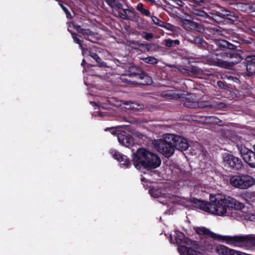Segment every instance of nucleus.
Returning a JSON list of instances; mask_svg holds the SVG:
<instances>
[{"instance_id":"nucleus-1","label":"nucleus","mask_w":255,"mask_h":255,"mask_svg":"<svg viewBox=\"0 0 255 255\" xmlns=\"http://www.w3.org/2000/svg\"><path fill=\"white\" fill-rule=\"evenodd\" d=\"M221 33L220 27L214 25L207 27L205 29V38L212 40L208 44V48L212 53L217 56L223 59H229L231 61L228 62L218 59L212 61L211 64L226 68L228 66L232 67L240 63L243 60V57L237 50V46L227 40L216 39Z\"/></svg>"},{"instance_id":"nucleus-2","label":"nucleus","mask_w":255,"mask_h":255,"mask_svg":"<svg viewBox=\"0 0 255 255\" xmlns=\"http://www.w3.org/2000/svg\"><path fill=\"white\" fill-rule=\"evenodd\" d=\"M132 161L134 167L139 170L155 169L161 163V159L156 153L143 147L138 148L132 154Z\"/></svg>"},{"instance_id":"nucleus-3","label":"nucleus","mask_w":255,"mask_h":255,"mask_svg":"<svg viewBox=\"0 0 255 255\" xmlns=\"http://www.w3.org/2000/svg\"><path fill=\"white\" fill-rule=\"evenodd\" d=\"M210 200L211 202L210 208L212 209V214L218 216L228 215V210H230L231 209L241 210L244 207L243 204L225 195H210Z\"/></svg>"},{"instance_id":"nucleus-4","label":"nucleus","mask_w":255,"mask_h":255,"mask_svg":"<svg viewBox=\"0 0 255 255\" xmlns=\"http://www.w3.org/2000/svg\"><path fill=\"white\" fill-rule=\"evenodd\" d=\"M152 143L154 148L166 157H171L174 153L173 143L168 133L164 134L162 138L154 140Z\"/></svg>"},{"instance_id":"nucleus-5","label":"nucleus","mask_w":255,"mask_h":255,"mask_svg":"<svg viewBox=\"0 0 255 255\" xmlns=\"http://www.w3.org/2000/svg\"><path fill=\"white\" fill-rule=\"evenodd\" d=\"M170 237L173 243L176 244L179 246L178 249L182 252L184 255H202L199 252L183 245L186 243L187 240H188V238H185L183 233L176 231L173 235H170Z\"/></svg>"},{"instance_id":"nucleus-6","label":"nucleus","mask_w":255,"mask_h":255,"mask_svg":"<svg viewBox=\"0 0 255 255\" xmlns=\"http://www.w3.org/2000/svg\"><path fill=\"white\" fill-rule=\"evenodd\" d=\"M230 183L235 188L246 189L255 184V179L248 174H239L231 177Z\"/></svg>"},{"instance_id":"nucleus-7","label":"nucleus","mask_w":255,"mask_h":255,"mask_svg":"<svg viewBox=\"0 0 255 255\" xmlns=\"http://www.w3.org/2000/svg\"><path fill=\"white\" fill-rule=\"evenodd\" d=\"M238 16L233 11L230 10H223L222 12H216L215 15V21L221 25L234 24L238 19Z\"/></svg>"},{"instance_id":"nucleus-8","label":"nucleus","mask_w":255,"mask_h":255,"mask_svg":"<svg viewBox=\"0 0 255 255\" xmlns=\"http://www.w3.org/2000/svg\"><path fill=\"white\" fill-rule=\"evenodd\" d=\"M191 94L187 93L185 94L184 93H176L174 90H166L162 92L161 95L163 97L166 98L168 99H175V100H180L181 101L185 100L183 105L186 107L188 108H195L196 106V104L193 102L188 100L189 98H186V96H190Z\"/></svg>"},{"instance_id":"nucleus-9","label":"nucleus","mask_w":255,"mask_h":255,"mask_svg":"<svg viewBox=\"0 0 255 255\" xmlns=\"http://www.w3.org/2000/svg\"><path fill=\"white\" fill-rule=\"evenodd\" d=\"M196 233L200 236H205L207 238H210L216 240L225 242L228 245H231L232 236H221L211 231L209 229L204 227H196L194 228Z\"/></svg>"},{"instance_id":"nucleus-10","label":"nucleus","mask_w":255,"mask_h":255,"mask_svg":"<svg viewBox=\"0 0 255 255\" xmlns=\"http://www.w3.org/2000/svg\"><path fill=\"white\" fill-rule=\"evenodd\" d=\"M224 166L230 170H239L243 167V162L241 158L235 155L225 153L223 155Z\"/></svg>"},{"instance_id":"nucleus-11","label":"nucleus","mask_w":255,"mask_h":255,"mask_svg":"<svg viewBox=\"0 0 255 255\" xmlns=\"http://www.w3.org/2000/svg\"><path fill=\"white\" fill-rule=\"evenodd\" d=\"M237 146L244 161L250 167L255 168V152L242 144H238Z\"/></svg>"},{"instance_id":"nucleus-12","label":"nucleus","mask_w":255,"mask_h":255,"mask_svg":"<svg viewBox=\"0 0 255 255\" xmlns=\"http://www.w3.org/2000/svg\"><path fill=\"white\" fill-rule=\"evenodd\" d=\"M231 241L230 245L233 246L241 247L251 245L255 247V236L254 235L232 236Z\"/></svg>"},{"instance_id":"nucleus-13","label":"nucleus","mask_w":255,"mask_h":255,"mask_svg":"<svg viewBox=\"0 0 255 255\" xmlns=\"http://www.w3.org/2000/svg\"><path fill=\"white\" fill-rule=\"evenodd\" d=\"M213 239L210 238H207L205 240L201 242L200 245L196 246L195 250L201 253H215L216 248L218 245Z\"/></svg>"},{"instance_id":"nucleus-14","label":"nucleus","mask_w":255,"mask_h":255,"mask_svg":"<svg viewBox=\"0 0 255 255\" xmlns=\"http://www.w3.org/2000/svg\"><path fill=\"white\" fill-rule=\"evenodd\" d=\"M170 140L172 142V146L175 150L177 149L180 151H185L189 147V143L187 139L183 136L168 133Z\"/></svg>"},{"instance_id":"nucleus-15","label":"nucleus","mask_w":255,"mask_h":255,"mask_svg":"<svg viewBox=\"0 0 255 255\" xmlns=\"http://www.w3.org/2000/svg\"><path fill=\"white\" fill-rule=\"evenodd\" d=\"M122 10L123 12L118 11V13L120 17L123 19L135 21L139 18L138 13L132 7L130 8H123Z\"/></svg>"},{"instance_id":"nucleus-16","label":"nucleus","mask_w":255,"mask_h":255,"mask_svg":"<svg viewBox=\"0 0 255 255\" xmlns=\"http://www.w3.org/2000/svg\"><path fill=\"white\" fill-rule=\"evenodd\" d=\"M118 141L123 146L129 147L133 144L134 138L128 131H121L118 134Z\"/></svg>"},{"instance_id":"nucleus-17","label":"nucleus","mask_w":255,"mask_h":255,"mask_svg":"<svg viewBox=\"0 0 255 255\" xmlns=\"http://www.w3.org/2000/svg\"><path fill=\"white\" fill-rule=\"evenodd\" d=\"M244 63L246 67L247 75L249 77L254 75L255 74V55L247 56L245 59Z\"/></svg>"},{"instance_id":"nucleus-18","label":"nucleus","mask_w":255,"mask_h":255,"mask_svg":"<svg viewBox=\"0 0 255 255\" xmlns=\"http://www.w3.org/2000/svg\"><path fill=\"white\" fill-rule=\"evenodd\" d=\"M181 25L187 31L195 30L200 32L202 28L201 24L187 19H182Z\"/></svg>"},{"instance_id":"nucleus-19","label":"nucleus","mask_w":255,"mask_h":255,"mask_svg":"<svg viewBox=\"0 0 255 255\" xmlns=\"http://www.w3.org/2000/svg\"><path fill=\"white\" fill-rule=\"evenodd\" d=\"M192 203L195 205V206L204 211L206 212L210 213L212 214V209L210 208L211 206V202H208L200 199H198L195 198H193L191 199Z\"/></svg>"},{"instance_id":"nucleus-20","label":"nucleus","mask_w":255,"mask_h":255,"mask_svg":"<svg viewBox=\"0 0 255 255\" xmlns=\"http://www.w3.org/2000/svg\"><path fill=\"white\" fill-rule=\"evenodd\" d=\"M219 255H241V252L236 251L234 250L231 249L228 247L222 245H218L216 248V253Z\"/></svg>"},{"instance_id":"nucleus-21","label":"nucleus","mask_w":255,"mask_h":255,"mask_svg":"<svg viewBox=\"0 0 255 255\" xmlns=\"http://www.w3.org/2000/svg\"><path fill=\"white\" fill-rule=\"evenodd\" d=\"M114 159L119 162H123L122 164L125 166L127 168L129 167L131 165V161L127 156L123 154L119 151H115L113 154Z\"/></svg>"},{"instance_id":"nucleus-22","label":"nucleus","mask_w":255,"mask_h":255,"mask_svg":"<svg viewBox=\"0 0 255 255\" xmlns=\"http://www.w3.org/2000/svg\"><path fill=\"white\" fill-rule=\"evenodd\" d=\"M186 39L188 41L198 47L208 46L207 43L203 38L197 35H189L186 37Z\"/></svg>"},{"instance_id":"nucleus-23","label":"nucleus","mask_w":255,"mask_h":255,"mask_svg":"<svg viewBox=\"0 0 255 255\" xmlns=\"http://www.w3.org/2000/svg\"><path fill=\"white\" fill-rule=\"evenodd\" d=\"M83 54H87L89 56L92 58L96 62L97 65L100 67H107V63L103 61L102 59L93 51L89 50L88 48H85V52Z\"/></svg>"},{"instance_id":"nucleus-24","label":"nucleus","mask_w":255,"mask_h":255,"mask_svg":"<svg viewBox=\"0 0 255 255\" xmlns=\"http://www.w3.org/2000/svg\"><path fill=\"white\" fill-rule=\"evenodd\" d=\"M144 71L139 66L132 65L129 67L128 74L129 77L138 79Z\"/></svg>"},{"instance_id":"nucleus-25","label":"nucleus","mask_w":255,"mask_h":255,"mask_svg":"<svg viewBox=\"0 0 255 255\" xmlns=\"http://www.w3.org/2000/svg\"><path fill=\"white\" fill-rule=\"evenodd\" d=\"M74 28L79 33L82 34L86 39V37L87 36H93L94 33L89 29L82 28L80 25L77 24H73Z\"/></svg>"},{"instance_id":"nucleus-26","label":"nucleus","mask_w":255,"mask_h":255,"mask_svg":"<svg viewBox=\"0 0 255 255\" xmlns=\"http://www.w3.org/2000/svg\"><path fill=\"white\" fill-rule=\"evenodd\" d=\"M138 79L141 80L139 84L142 85H149L153 82L152 78L144 71L140 75Z\"/></svg>"},{"instance_id":"nucleus-27","label":"nucleus","mask_w":255,"mask_h":255,"mask_svg":"<svg viewBox=\"0 0 255 255\" xmlns=\"http://www.w3.org/2000/svg\"><path fill=\"white\" fill-rule=\"evenodd\" d=\"M186 70L189 74H191L194 76H198L201 75L203 73V71L201 69L195 66H189Z\"/></svg>"},{"instance_id":"nucleus-28","label":"nucleus","mask_w":255,"mask_h":255,"mask_svg":"<svg viewBox=\"0 0 255 255\" xmlns=\"http://www.w3.org/2000/svg\"><path fill=\"white\" fill-rule=\"evenodd\" d=\"M136 10L139 11L141 15L147 17H151L150 12L148 9L144 8L143 3L139 2L136 7Z\"/></svg>"},{"instance_id":"nucleus-29","label":"nucleus","mask_w":255,"mask_h":255,"mask_svg":"<svg viewBox=\"0 0 255 255\" xmlns=\"http://www.w3.org/2000/svg\"><path fill=\"white\" fill-rule=\"evenodd\" d=\"M238 7L240 10L245 12H250L255 11V9L254 8L253 5H251L247 3H239L238 5Z\"/></svg>"},{"instance_id":"nucleus-30","label":"nucleus","mask_w":255,"mask_h":255,"mask_svg":"<svg viewBox=\"0 0 255 255\" xmlns=\"http://www.w3.org/2000/svg\"><path fill=\"white\" fill-rule=\"evenodd\" d=\"M71 33L74 42L79 45L80 48L81 49L82 52H85V48L84 47L82 43V40L79 39V37H81V36L73 32H71Z\"/></svg>"},{"instance_id":"nucleus-31","label":"nucleus","mask_w":255,"mask_h":255,"mask_svg":"<svg viewBox=\"0 0 255 255\" xmlns=\"http://www.w3.org/2000/svg\"><path fill=\"white\" fill-rule=\"evenodd\" d=\"M164 44L166 47L172 48L179 45L180 41L178 39L172 40L171 39H167L164 40Z\"/></svg>"},{"instance_id":"nucleus-32","label":"nucleus","mask_w":255,"mask_h":255,"mask_svg":"<svg viewBox=\"0 0 255 255\" xmlns=\"http://www.w3.org/2000/svg\"><path fill=\"white\" fill-rule=\"evenodd\" d=\"M206 120L208 123L211 124L220 125L222 123V120L214 116H210L207 118Z\"/></svg>"},{"instance_id":"nucleus-33","label":"nucleus","mask_w":255,"mask_h":255,"mask_svg":"<svg viewBox=\"0 0 255 255\" xmlns=\"http://www.w3.org/2000/svg\"><path fill=\"white\" fill-rule=\"evenodd\" d=\"M192 13H193V14H194V15H195L196 16H200L201 17L206 18V17H207L208 16V13H206L204 10H201V9H197V8H194L193 9Z\"/></svg>"},{"instance_id":"nucleus-34","label":"nucleus","mask_w":255,"mask_h":255,"mask_svg":"<svg viewBox=\"0 0 255 255\" xmlns=\"http://www.w3.org/2000/svg\"><path fill=\"white\" fill-rule=\"evenodd\" d=\"M162 27L171 32L176 31L178 28L177 26L165 22H164L163 24L162 25Z\"/></svg>"},{"instance_id":"nucleus-35","label":"nucleus","mask_w":255,"mask_h":255,"mask_svg":"<svg viewBox=\"0 0 255 255\" xmlns=\"http://www.w3.org/2000/svg\"><path fill=\"white\" fill-rule=\"evenodd\" d=\"M143 61L146 63L154 65L157 63V60L156 58L152 56H147L142 59Z\"/></svg>"},{"instance_id":"nucleus-36","label":"nucleus","mask_w":255,"mask_h":255,"mask_svg":"<svg viewBox=\"0 0 255 255\" xmlns=\"http://www.w3.org/2000/svg\"><path fill=\"white\" fill-rule=\"evenodd\" d=\"M105 131H109L111 133L114 135H117L118 137V134L121 133V129H118L115 127L107 128L105 129Z\"/></svg>"},{"instance_id":"nucleus-37","label":"nucleus","mask_w":255,"mask_h":255,"mask_svg":"<svg viewBox=\"0 0 255 255\" xmlns=\"http://www.w3.org/2000/svg\"><path fill=\"white\" fill-rule=\"evenodd\" d=\"M150 17L154 24L162 27V25L163 24L164 21L161 20L155 16H151Z\"/></svg>"},{"instance_id":"nucleus-38","label":"nucleus","mask_w":255,"mask_h":255,"mask_svg":"<svg viewBox=\"0 0 255 255\" xmlns=\"http://www.w3.org/2000/svg\"><path fill=\"white\" fill-rule=\"evenodd\" d=\"M60 6L62 8V10L65 12L67 18H71L72 15L70 12L69 11L68 8L62 4H60Z\"/></svg>"},{"instance_id":"nucleus-39","label":"nucleus","mask_w":255,"mask_h":255,"mask_svg":"<svg viewBox=\"0 0 255 255\" xmlns=\"http://www.w3.org/2000/svg\"><path fill=\"white\" fill-rule=\"evenodd\" d=\"M143 33L142 38L147 40H149L153 37V34L152 33L143 32Z\"/></svg>"},{"instance_id":"nucleus-40","label":"nucleus","mask_w":255,"mask_h":255,"mask_svg":"<svg viewBox=\"0 0 255 255\" xmlns=\"http://www.w3.org/2000/svg\"><path fill=\"white\" fill-rule=\"evenodd\" d=\"M111 1L114 3V7H116L119 9H123V5L122 3L117 0H111Z\"/></svg>"},{"instance_id":"nucleus-41","label":"nucleus","mask_w":255,"mask_h":255,"mask_svg":"<svg viewBox=\"0 0 255 255\" xmlns=\"http://www.w3.org/2000/svg\"><path fill=\"white\" fill-rule=\"evenodd\" d=\"M252 39H241V43H245V44H250V43H252Z\"/></svg>"},{"instance_id":"nucleus-42","label":"nucleus","mask_w":255,"mask_h":255,"mask_svg":"<svg viewBox=\"0 0 255 255\" xmlns=\"http://www.w3.org/2000/svg\"><path fill=\"white\" fill-rule=\"evenodd\" d=\"M146 48L149 50L150 49H152L156 47V45L154 44L147 43L145 44Z\"/></svg>"},{"instance_id":"nucleus-43","label":"nucleus","mask_w":255,"mask_h":255,"mask_svg":"<svg viewBox=\"0 0 255 255\" xmlns=\"http://www.w3.org/2000/svg\"><path fill=\"white\" fill-rule=\"evenodd\" d=\"M106 1L107 4L111 8H114V3L111 1V0H106Z\"/></svg>"},{"instance_id":"nucleus-44","label":"nucleus","mask_w":255,"mask_h":255,"mask_svg":"<svg viewBox=\"0 0 255 255\" xmlns=\"http://www.w3.org/2000/svg\"><path fill=\"white\" fill-rule=\"evenodd\" d=\"M249 197L252 200H255V192H252L249 194Z\"/></svg>"},{"instance_id":"nucleus-45","label":"nucleus","mask_w":255,"mask_h":255,"mask_svg":"<svg viewBox=\"0 0 255 255\" xmlns=\"http://www.w3.org/2000/svg\"><path fill=\"white\" fill-rule=\"evenodd\" d=\"M136 106H137V107H139V106H139V105H136V104H135L132 103V104H131V105H130V109H135V110H136L139 109V108H137V107H136Z\"/></svg>"},{"instance_id":"nucleus-46","label":"nucleus","mask_w":255,"mask_h":255,"mask_svg":"<svg viewBox=\"0 0 255 255\" xmlns=\"http://www.w3.org/2000/svg\"><path fill=\"white\" fill-rule=\"evenodd\" d=\"M217 85L220 88H223L224 86V83L221 81H218L217 82Z\"/></svg>"},{"instance_id":"nucleus-47","label":"nucleus","mask_w":255,"mask_h":255,"mask_svg":"<svg viewBox=\"0 0 255 255\" xmlns=\"http://www.w3.org/2000/svg\"><path fill=\"white\" fill-rule=\"evenodd\" d=\"M218 106L220 108H224L226 107V105L222 102L219 103L218 104Z\"/></svg>"},{"instance_id":"nucleus-48","label":"nucleus","mask_w":255,"mask_h":255,"mask_svg":"<svg viewBox=\"0 0 255 255\" xmlns=\"http://www.w3.org/2000/svg\"><path fill=\"white\" fill-rule=\"evenodd\" d=\"M86 63V62L85 61V59H83L81 63V65L83 66Z\"/></svg>"},{"instance_id":"nucleus-49","label":"nucleus","mask_w":255,"mask_h":255,"mask_svg":"<svg viewBox=\"0 0 255 255\" xmlns=\"http://www.w3.org/2000/svg\"><path fill=\"white\" fill-rule=\"evenodd\" d=\"M252 31L255 33V27L253 28Z\"/></svg>"},{"instance_id":"nucleus-50","label":"nucleus","mask_w":255,"mask_h":255,"mask_svg":"<svg viewBox=\"0 0 255 255\" xmlns=\"http://www.w3.org/2000/svg\"><path fill=\"white\" fill-rule=\"evenodd\" d=\"M254 150H255V144L254 145Z\"/></svg>"},{"instance_id":"nucleus-51","label":"nucleus","mask_w":255,"mask_h":255,"mask_svg":"<svg viewBox=\"0 0 255 255\" xmlns=\"http://www.w3.org/2000/svg\"><path fill=\"white\" fill-rule=\"evenodd\" d=\"M180 6H182L181 4H179Z\"/></svg>"},{"instance_id":"nucleus-52","label":"nucleus","mask_w":255,"mask_h":255,"mask_svg":"<svg viewBox=\"0 0 255 255\" xmlns=\"http://www.w3.org/2000/svg\"><path fill=\"white\" fill-rule=\"evenodd\" d=\"M56 1H58V0H56Z\"/></svg>"}]
</instances>
